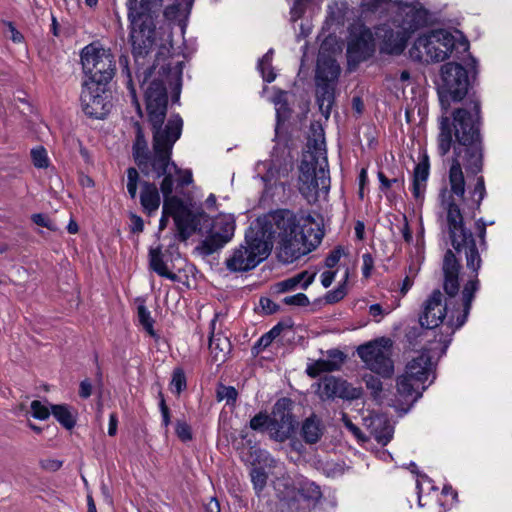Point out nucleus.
<instances>
[{
	"mask_svg": "<svg viewBox=\"0 0 512 512\" xmlns=\"http://www.w3.org/2000/svg\"><path fill=\"white\" fill-rule=\"evenodd\" d=\"M175 433L182 442H189L193 439L191 426L184 420L176 421Z\"/></svg>",
	"mask_w": 512,
	"mask_h": 512,
	"instance_id": "nucleus-46",
	"label": "nucleus"
},
{
	"mask_svg": "<svg viewBox=\"0 0 512 512\" xmlns=\"http://www.w3.org/2000/svg\"><path fill=\"white\" fill-rule=\"evenodd\" d=\"M378 179L380 181V189L382 191H386L388 190L392 185L394 184H397L399 186H402L403 183H404V180L403 179H398V178H394V179H388L383 172H378Z\"/></svg>",
	"mask_w": 512,
	"mask_h": 512,
	"instance_id": "nucleus-57",
	"label": "nucleus"
},
{
	"mask_svg": "<svg viewBox=\"0 0 512 512\" xmlns=\"http://www.w3.org/2000/svg\"><path fill=\"white\" fill-rule=\"evenodd\" d=\"M315 276L316 273L302 271L291 278L276 283L274 289L277 293L293 291L298 286H301L302 289H307L313 283Z\"/></svg>",
	"mask_w": 512,
	"mask_h": 512,
	"instance_id": "nucleus-28",
	"label": "nucleus"
},
{
	"mask_svg": "<svg viewBox=\"0 0 512 512\" xmlns=\"http://www.w3.org/2000/svg\"><path fill=\"white\" fill-rule=\"evenodd\" d=\"M154 45L149 49L144 63L137 64L134 58V73L141 88L148 83L144 90L146 112L149 124L152 128H162L167 114L168 94L166 83L172 89V102H178L182 88L183 61H178L174 66L165 63L164 53L158 52L153 61L151 53ZM132 55L134 53L132 52Z\"/></svg>",
	"mask_w": 512,
	"mask_h": 512,
	"instance_id": "nucleus-4",
	"label": "nucleus"
},
{
	"mask_svg": "<svg viewBox=\"0 0 512 512\" xmlns=\"http://www.w3.org/2000/svg\"><path fill=\"white\" fill-rule=\"evenodd\" d=\"M441 355L440 344L435 342L428 350H423L406 365L405 372L397 379L395 408L407 412L435 379V364L430 352Z\"/></svg>",
	"mask_w": 512,
	"mask_h": 512,
	"instance_id": "nucleus-8",
	"label": "nucleus"
},
{
	"mask_svg": "<svg viewBox=\"0 0 512 512\" xmlns=\"http://www.w3.org/2000/svg\"><path fill=\"white\" fill-rule=\"evenodd\" d=\"M295 429V420L292 414V401L283 397L276 401L270 415V437L278 442L290 438Z\"/></svg>",
	"mask_w": 512,
	"mask_h": 512,
	"instance_id": "nucleus-18",
	"label": "nucleus"
},
{
	"mask_svg": "<svg viewBox=\"0 0 512 512\" xmlns=\"http://www.w3.org/2000/svg\"><path fill=\"white\" fill-rule=\"evenodd\" d=\"M209 348L212 352H215L217 354V350L223 353V356L227 352H229L230 349V342L226 337H216L212 336L209 341Z\"/></svg>",
	"mask_w": 512,
	"mask_h": 512,
	"instance_id": "nucleus-47",
	"label": "nucleus"
},
{
	"mask_svg": "<svg viewBox=\"0 0 512 512\" xmlns=\"http://www.w3.org/2000/svg\"><path fill=\"white\" fill-rule=\"evenodd\" d=\"M389 0H363L361 6L370 12H377L383 4H387Z\"/></svg>",
	"mask_w": 512,
	"mask_h": 512,
	"instance_id": "nucleus-58",
	"label": "nucleus"
},
{
	"mask_svg": "<svg viewBox=\"0 0 512 512\" xmlns=\"http://www.w3.org/2000/svg\"><path fill=\"white\" fill-rule=\"evenodd\" d=\"M273 49L265 53L258 61V69L262 74L263 80L271 83L275 80L276 74L272 67Z\"/></svg>",
	"mask_w": 512,
	"mask_h": 512,
	"instance_id": "nucleus-38",
	"label": "nucleus"
},
{
	"mask_svg": "<svg viewBox=\"0 0 512 512\" xmlns=\"http://www.w3.org/2000/svg\"><path fill=\"white\" fill-rule=\"evenodd\" d=\"M336 271L327 270L321 274V284L323 287L328 288L334 281Z\"/></svg>",
	"mask_w": 512,
	"mask_h": 512,
	"instance_id": "nucleus-64",
	"label": "nucleus"
},
{
	"mask_svg": "<svg viewBox=\"0 0 512 512\" xmlns=\"http://www.w3.org/2000/svg\"><path fill=\"white\" fill-rule=\"evenodd\" d=\"M261 237L277 243L278 258L292 263L310 253L321 243L323 234L310 213L277 209L256 220Z\"/></svg>",
	"mask_w": 512,
	"mask_h": 512,
	"instance_id": "nucleus-3",
	"label": "nucleus"
},
{
	"mask_svg": "<svg viewBox=\"0 0 512 512\" xmlns=\"http://www.w3.org/2000/svg\"><path fill=\"white\" fill-rule=\"evenodd\" d=\"M348 276H349V273H348V271H346L343 281L341 283H339L335 289L330 290L325 294L324 299H325L326 303H328V304L337 303L346 296Z\"/></svg>",
	"mask_w": 512,
	"mask_h": 512,
	"instance_id": "nucleus-39",
	"label": "nucleus"
},
{
	"mask_svg": "<svg viewBox=\"0 0 512 512\" xmlns=\"http://www.w3.org/2000/svg\"><path fill=\"white\" fill-rule=\"evenodd\" d=\"M187 387L186 376L181 368H176L173 371L172 379L170 382L171 391L180 395Z\"/></svg>",
	"mask_w": 512,
	"mask_h": 512,
	"instance_id": "nucleus-41",
	"label": "nucleus"
},
{
	"mask_svg": "<svg viewBox=\"0 0 512 512\" xmlns=\"http://www.w3.org/2000/svg\"><path fill=\"white\" fill-rule=\"evenodd\" d=\"M164 197L162 217L159 221L160 229L167 225L168 217H172L181 240H187L196 230L198 220L192 211V204L184 202L179 197L169 194Z\"/></svg>",
	"mask_w": 512,
	"mask_h": 512,
	"instance_id": "nucleus-14",
	"label": "nucleus"
},
{
	"mask_svg": "<svg viewBox=\"0 0 512 512\" xmlns=\"http://www.w3.org/2000/svg\"><path fill=\"white\" fill-rule=\"evenodd\" d=\"M150 257V267L153 271H155L159 276L165 277L171 281H177L178 276L168 271L167 265L163 260L160 249H152L149 253Z\"/></svg>",
	"mask_w": 512,
	"mask_h": 512,
	"instance_id": "nucleus-34",
	"label": "nucleus"
},
{
	"mask_svg": "<svg viewBox=\"0 0 512 512\" xmlns=\"http://www.w3.org/2000/svg\"><path fill=\"white\" fill-rule=\"evenodd\" d=\"M328 359H319L309 363L306 373L311 378H316L322 373L338 370L344 360V354L338 350H331Z\"/></svg>",
	"mask_w": 512,
	"mask_h": 512,
	"instance_id": "nucleus-22",
	"label": "nucleus"
},
{
	"mask_svg": "<svg viewBox=\"0 0 512 512\" xmlns=\"http://www.w3.org/2000/svg\"><path fill=\"white\" fill-rule=\"evenodd\" d=\"M183 120L179 114H172L163 128H182Z\"/></svg>",
	"mask_w": 512,
	"mask_h": 512,
	"instance_id": "nucleus-63",
	"label": "nucleus"
},
{
	"mask_svg": "<svg viewBox=\"0 0 512 512\" xmlns=\"http://www.w3.org/2000/svg\"><path fill=\"white\" fill-rule=\"evenodd\" d=\"M344 255V249L342 247H336L333 249L325 259V266L327 268H334Z\"/></svg>",
	"mask_w": 512,
	"mask_h": 512,
	"instance_id": "nucleus-52",
	"label": "nucleus"
},
{
	"mask_svg": "<svg viewBox=\"0 0 512 512\" xmlns=\"http://www.w3.org/2000/svg\"><path fill=\"white\" fill-rule=\"evenodd\" d=\"M249 426L254 431L267 430L270 433V416L266 412H259L250 420Z\"/></svg>",
	"mask_w": 512,
	"mask_h": 512,
	"instance_id": "nucleus-43",
	"label": "nucleus"
},
{
	"mask_svg": "<svg viewBox=\"0 0 512 512\" xmlns=\"http://www.w3.org/2000/svg\"><path fill=\"white\" fill-rule=\"evenodd\" d=\"M428 17L429 12L425 8L410 7L404 22L408 25L407 29L415 31L427 24Z\"/></svg>",
	"mask_w": 512,
	"mask_h": 512,
	"instance_id": "nucleus-35",
	"label": "nucleus"
},
{
	"mask_svg": "<svg viewBox=\"0 0 512 512\" xmlns=\"http://www.w3.org/2000/svg\"><path fill=\"white\" fill-rule=\"evenodd\" d=\"M251 481L256 491H261L267 481V474L262 468H254L251 471Z\"/></svg>",
	"mask_w": 512,
	"mask_h": 512,
	"instance_id": "nucleus-48",
	"label": "nucleus"
},
{
	"mask_svg": "<svg viewBox=\"0 0 512 512\" xmlns=\"http://www.w3.org/2000/svg\"><path fill=\"white\" fill-rule=\"evenodd\" d=\"M51 414L66 429H72L76 424L74 414L67 405H52Z\"/></svg>",
	"mask_w": 512,
	"mask_h": 512,
	"instance_id": "nucleus-37",
	"label": "nucleus"
},
{
	"mask_svg": "<svg viewBox=\"0 0 512 512\" xmlns=\"http://www.w3.org/2000/svg\"><path fill=\"white\" fill-rule=\"evenodd\" d=\"M340 75V67L335 59L326 58L317 64L316 83L334 84Z\"/></svg>",
	"mask_w": 512,
	"mask_h": 512,
	"instance_id": "nucleus-26",
	"label": "nucleus"
},
{
	"mask_svg": "<svg viewBox=\"0 0 512 512\" xmlns=\"http://www.w3.org/2000/svg\"><path fill=\"white\" fill-rule=\"evenodd\" d=\"M441 79L443 82L440 92V101L444 105L445 97H450L454 102H459L468 94L471 80L468 71L461 64L447 62L441 67Z\"/></svg>",
	"mask_w": 512,
	"mask_h": 512,
	"instance_id": "nucleus-16",
	"label": "nucleus"
},
{
	"mask_svg": "<svg viewBox=\"0 0 512 512\" xmlns=\"http://www.w3.org/2000/svg\"><path fill=\"white\" fill-rule=\"evenodd\" d=\"M293 168L294 159L290 151L285 147H274L269 159L256 164L257 174L264 182V193L274 197L279 188L284 192Z\"/></svg>",
	"mask_w": 512,
	"mask_h": 512,
	"instance_id": "nucleus-12",
	"label": "nucleus"
},
{
	"mask_svg": "<svg viewBox=\"0 0 512 512\" xmlns=\"http://www.w3.org/2000/svg\"><path fill=\"white\" fill-rule=\"evenodd\" d=\"M449 200L444 201L446 226H441L447 234L452 247L458 253H464L467 273L460 277V263L451 250L443 258V288L445 293L434 290L422 305L419 323L422 327L433 329L446 319L445 331L436 341L444 355L452 341L454 332L462 327L469 315L475 293L479 289L478 271L482 264L475 238L470 229L461 222L458 211Z\"/></svg>",
	"mask_w": 512,
	"mask_h": 512,
	"instance_id": "nucleus-1",
	"label": "nucleus"
},
{
	"mask_svg": "<svg viewBox=\"0 0 512 512\" xmlns=\"http://www.w3.org/2000/svg\"><path fill=\"white\" fill-rule=\"evenodd\" d=\"M164 0H126L129 22V40L137 64H143L145 57L156 42V23Z\"/></svg>",
	"mask_w": 512,
	"mask_h": 512,
	"instance_id": "nucleus-7",
	"label": "nucleus"
},
{
	"mask_svg": "<svg viewBox=\"0 0 512 512\" xmlns=\"http://www.w3.org/2000/svg\"><path fill=\"white\" fill-rule=\"evenodd\" d=\"M80 58L83 72L88 77L83 84L110 86L116 73V61L110 49L92 42L81 50Z\"/></svg>",
	"mask_w": 512,
	"mask_h": 512,
	"instance_id": "nucleus-11",
	"label": "nucleus"
},
{
	"mask_svg": "<svg viewBox=\"0 0 512 512\" xmlns=\"http://www.w3.org/2000/svg\"><path fill=\"white\" fill-rule=\"evenodd\" d=\"M376 51L372 31L364 24L353 25L349 29L347 43V63L350 71L355 70L360 63L369 60Z\"/></svg>",
	"mask_w": 512,
	"mask_h": 512,
	"instance_id": "nucleus-15",
	"label": "nucleus"
},
{
	"mask_svg": "<svg viewBox=\"0 0 512 512\" xmlns=\"http://www.w3.org/2000/svg\"><path fill=\"white\" fill-rule=\"evenodd\" d=\"M429 177V162L428 159H424L419 162L413 173L412 181V194L415 199L422 200L427 187V181Z\"/></svg>",
	"mask_w": 512,
	"mask_h": 512,
	"instance_id": "nucleus-27",
	"label": "nucleus"
},
{
	"mask_svg": "<svg viewBox=\"0 0 512 512\" xmlns=\"http://www.w3.org/2000/svg\"><path fill=\"white\" fill-rule=\"evenodd\" d=\"M481 104L478 99H471L470 102L462 108L453 112V128H479L481 121Z\"/></svg>",
	"mask_w": 512,
	"mask_h": 512,
	"instance_id": "nucleus-20",
	"label": "nucleus"
},
{
	"mask_svg": "<svg viewBox=\"0 0 512 512\" xmlns=\"http://www.w3.org/2000/svg\"><path fill=\"white\" fill-rule=\"evenodd\" d=\"M366 422L371 436L378 444L385 446L391 441L394 429L385 416L374 415L369 419H366Z\"/></svg>",
	"mask_w": 512,
	"mask_h": 512,
	"instance_id": "nucleus-23",
	"label": "nucleus"
},
{
	"mask_svg": "<svg viewBox=\"0 0 512 512\" xmlns=\"http://www.w3.org/2000/svg\"><path fill=\"white\" fill-rule=\"evenodd\" d=\"M318 394L321 399L352 398L349 384L334 376H325L318 384Z\"/></svg>",
	"mask_w": 512,
	"mask_h": 512,
	"instance_id": "nucleus-21",
	"label": "nucleus"
},
{
	"mask_svg": "<svg viewBox=\"0 0 512 512\" xmlns=\"http://www.w3.org/2000/svg\"><path fill=\"white\" fill-rule=\"evenodd\" d=\"M118 62L121 69V76L124 78L131 102L136 106L139 114L142 115L140 104L137 99L136 84L133 79L129 57L123 54L119 57Z\"/></svg>",
	"mask_w": 512,
	"mask_h": 512,
	"instance_id": "nucleus-30",
	"label": "nucleus"
},
{
	"mask_svg": "<svg viewBox=\"0 0 512 512\" xmlns=\"http://www.w3.org/2000/svg\"><path fill=\"white\" fill-rule=\"evenodd\" d=\"M486 226H487V223L482 218L477 220L476 227H477V230H478V234H479V238H480V246L481 247H485V245H486V242H485Z\"/></svg>",
	"mask_w": 512,
	"mask_h": 512,
	"instance_id": "nucleus-62",
	"label": "nucleus"
},
{
	"mask_svg": "<svg viewBox=\"0 0 512 512\" xmlns=\"http://www.w3.org/2000/svg\"><path fill=\"white\" fill-rule=\"evenodd\" d=\"M133 158L144 174H149L148 170V144L143 134V130H137L136 139L133 144Z\"/></svg>",
	"mask_w": 512,
	"mask_h": 512,
	"instance_id": "nucleus-31",
	"label": "nucleus"
},
{
	"mask_svg": "<svg viewBox=\"0 0 512 512\" xmlns=\"http://www.w3.org/2000/svg\"><path fill=\"white\" fill-rule=\"evenodd\" d=\"M407 36L403 31L386 29L383 36L381 51L392 55H400L406 48Z\"/></svg>",
	"mask_w": 512,
	"mask_h": 512,
	"instance_id": "nucleus-24",
	"label": "nucleus"
},
{
	"mask_svg": "<svg viewBox=\"0 0 512 512\" xmlns=\"http://www.w3.org/2000/svg\"><path fill=\"white\" fill-rule=\"evenodd\" d=\"M374 268V259L370 253H365L362 255V275L364 278H369L371 276L372 270Z\"/></svg>",
	"mask_w": 512,
	"mask_h": 512,
	"instance_id": "nucleus-55",
	"label": "nucleus"
},
{
	"mask_svg": "<svg viewBox=\"0 0 512 512\" xmlns=\"http://www.w3.org/2000/svg\"><path fill=\"white\" fill-rule=\"evenodd\" d=\"M139 183V173L138 171L130 167L127 169V191L129 196L132 199H135L137 196V189Z\"/></svg>",
	"mask_w": 512,
	"mask_h": 512,
	"instance_id": "nucleus-44",
	"label": "nucleus"
},
{
	"mask_svg": "<svg viewBox=\"0 0 512 512\" xmlns=\"http://www.w3.org/2000/svg\"><path fill=\"white\" fill-rule=\"evenodd\" d=\"M32 220L38 226L45 227V228H48L50 230H54V226L52 224V221L49 219V217H47L44 214H41V213L34 214L32 216Z\"/></svg>",
	"mask_w": 512,
	"mask_h": 512,
	"instance_id": "nucleus-59",
	"label": "nucleus"
},
{
	"mask_svg": "<svg viewBox=\"0 0 512 512\" xmlns=\"http://www.w3.org/2000/svg\"><path fill=\"white\" fill-rule=\"evenodd\" d=\"M276 107V127L280 128L291 117L292 110L287 101V92L277 90L272 99Z\"/></svg>",
	"mask_w": 512,
	"mask_h": 512,
	"instance_id": "nucleus-33",
	"label": "nucleus"
},
{
	"mask_svg": "<svg viewBox=\"0 0 512 512\" xmlns=\"http://www.w3.org/2000/svg\"><path fill=\"white\" fill-rule=\"evenodd\" d=\"M137 316L140 325L143 327L145 332L153 338L155 341L160 339V335L154 329V319L151 317L150 311L144 304H140L137 307Z\"/></svg>",
	"mask_w": 512,
	"mask_h": 512,
	"instance_id": "nucleus-36",
	"label": "nucleus"
},
{
	"mask_svg": "<svg viewBox=\"0 0 512 512\" xmlns=\"http://www.w3.org/2000/svg\"><path fill=\"white\" fill-rule=\"evenodd\" d=\"M30 154L32 163L37 169H46L49 167L50 159L46 149L43 146H37L31 149Z\"/></svg>",
	"mask_w": 512,
	"mask_h": 512,
	"instance_id": "nucleus-40",
	"label": "nucleus"
},
{
	"mask_svg": "<svg viewBox=\"0 0 512 512\" xmlns=\"http://www.w3.org/2000/svg\"><path fill=\"white\" fill-rule=\"evenodd\" d=\"M300 494L312 501H317L321 498L322 493L320 487L314 482L304 481L300 487Z\"/></svg>",
	"mask_w": 512,
	"mask_h": 512,
	"instance_id": "nucleus-42",
	"label": "nucleus"
},
{
	"mask_svg": "<svg viewBox=\"0 0 512 512\" xmlns=\"http://www.w3.org/2000/svg\"><path fill=\"white\" fill-rule=\"evenodd\" d=\"M272 244L261 237L256 226H252L245 240L234 248L225 259L226 268L232 273H243L256 268L270 254Z\"/></svg>",
	"mask_w": 512,
	"mask_h": 512,
	"instance_id": "nucleus-10",
	"label": "nucleus"
},
{
	"mask_svg": "<svg viewBox=\"0 0 512 512\" xmlns=\"http://www.w3.org/2000/svg\"><path fill=\"white\" fill-rule=\"evenodd\" d=\"M309 0H293L292 6L290 8V16L293 22L302 18L306 12V6Z\"/></svg>",
	"mask_w": 512,
	"mask_h": 512,
	"instance_id": "nucleus-49",
	"label": "nucleus"
},
{
	"mask_svg": "<svg viewBox=\"0 0 512 512\" xmlns=\"http://www.w3.org/2000/svg\"><path fill=\"white\" fill-rule=\"evenodd\" d=\"M369 315L373 317L376 322H379L385 314L388 312L384 311L380 304H372L369 306Z\"/></svg>",
	"mask_w": 512,
	"mask_h": 512,
	"instance_id": "nucleus-60",
	"label": "nucleus"
},
{
	"mask_svg": "<svg viewBox=\"0 0 512 512\" xmlns=\"http://www.w3.org/2000/svg\"><path fill=\"white\" fill-rule=\"evenodd\" d=\"M131 220V231L134 233H140L144 229V222L142 218L136 214L130 215Z\"/></svg>",
	"mask_w": 512,
	"mask_h": 512,
	"instance_id": "nucleus-61",
	"label": "nucleus"
},
{
	"mask_svg": "<svg viewBox=\"0 0 512 512\" xmlns=\"http://www.w3.org/2000/svg\"><path fill=\"white\" fill-rule=\"evenodd\" d=\"M299 167V192L309 202L319 196V190L329 189L330 177L324 130H312Z\"/></svg>",
	"mask_w": 512,
	"mask_h": 512,
	"instance_id": "nucleus-6",
	"label": "nucleus"
},
{
	"mask_svg": "<svg viewBox=\"0 0 512 512\" xmlns=\"http://www.w3.org/2000/svg\"><path fill=\"white\" fill-rule=\"evenodd\" d=\"M392 349L393 341L388 337H380L360 345L357 354L367 369L389 378L394 373Z\"/></svg>",
	"mask_w": 512,
	"mask_h": 512,
	"instance_id": "nucleus-13",
	"label": "nucleus"
},
{
	"mask_svg": "<svg viewBox=\"0 0 512 512\" xmlns=\"http://www.w3.org/2000/svg\"><path fill=\"white\" fill-rule=\"evenodd\" d=\"M469 50V43L463 40L456 44L454 36L445 29L432 30L420 35L409 49V55L419 62H441L446 60L455 48Z\"/></svg>",
	"mask_w": 512,
	"mask_h": 512,
	"instance_id": "nucleus-9",
	"label": "nucleus"
},
{
	"mask_svg": "<svg viewBox=\"0 0 512 512\" xmlns=\"http://www.w3.org/2000/svg\"><path fill=\"white\" fill-rule=\"evenodd\" d=\"M335 99V85L316 83V101L321 114L328 119Z\"/></svg>",
	"mask_w": 512,
	"mask_h": 512,
	"instance_id": "nucleus-29",
	"label": "nucleus"
},
{
	"mask_svg": "<svg viewBox=\"0 0 512 512\" xmlns=\"http://www.w3.org/2000/svg\"><path fill=\"white\" fill-rule=\"evenodd\" d=\"M158 397H159V409H160V412H161L162 425L165 428H168V426L171 423L170 411H169L168 406L166 405V401H165L164 395H163V393L161 391H159Z\"/></svg>",
	"mask_w": 512,
	"mask_h": 512,
	"instance_id": "nucleus-51",
	"label": "nucleus"
},
{
	"mask_svg": "<svg viewBox=\"0 0 512 512\" xmlns=\"http://www.w3.org/2000/svg\"><path fill=\"white\" fill-rule=\"evenodd\" d=\"M141 206L148 215L155 213L161 203L160 193L157 186L151 182H143L140 192Z\"/></svg>",
	"mask_w": 512,
	"mask_h": 512,
	"instance_id": "nucleus-25",
	"label": "nucleus"
},
{
	"mask_svg": "<svg viewBox=\"0 0 512 512\" xmlns=\"http://www.w3.org/2000/svg\"><path fill=\"white\" fill-rule=\"evenodd\" d=\"M284 303L287 305L306 306L309 304V299L304 293H298L285 297Z\"/></svg>",
	"mask_w": 512,
	"mask_h": 512,
	"instance_id": "nucleus-56",
	"label": "nucleus"
},
{
	"mask_svg": "<svg viewBox=\"0 0 512 512\" xmlns=\"http://www.w3.org/2000/svg\"><path fill=\"white\" fill-rule=\"evenodd\" d=\"M367 388L371 391L374 398H378L382 392V382L379 378L373 375H366L364 377Z\"/></svg>",
	"mask_w": 512,
	"mask_h": 512,
	"instance_id": "nucleus-50",
	"label": "nucleus"
},
{
	"mask_svg": "<svg viewBox=\"0 0 512 512\" xmlns=\"http://www.w3.org/2000/svg\"><path fill=\"white\" fill-rule=\"evenodd\" d=\"M81 103L84 113L90 118L104 119L113 107L110 86L82 85Z\"/></svg>",
	"mask_w": 512,
	"mask_h": 512,
	"instance_id": "nucleus-17",
	"label": "nucleus"
},
{
	"mask_svg": "<svg viewBox=\"0 0 512 512\" xmlns=\"http://www.w3.org/2000/svg\"><path fill=\"white\" fill-rule=\"evenodd\" d=\"M32 416L38 420H46L49 418L51 409L39 400H33L30 405Z\"/></svg>",
	"mask_w": 512,
	"mask_h": 512,
	"instance_id": "nucleus-45",
	"label": "nucleus"
},
{
	"mask_svg": "<svg viewBox=\"0 0 512 512\" xmlns=\"http://www.w3.org/2000/svg\"><path fill=\"white\" fill-rule=\"evenodd\" d=\"M301 434L306 443H317L323 434V427L320 419L315 415L305 419L302 424Z\"/></svg>",
	"mask_w": 512,
	"mask_h": 512,
	"instance_id": "nucleus-32",
	"label": "nucleus"
},
{
	"mask_svg": "<svg viewBox=\"0 0 512 512\" xmlns=\"http://www.w3.org/2000/svg\"><path fill=\"white\" fill-rule=\"evenodd\" d=\"M235 217L233 214L220 213L212 223L210 234L203 241V248L211 254L227 244L234 236Z\"/></svg>",
	"mask_w": 512,
	"mask_h": 512,
	"instance_id": "nucleus-19",
	"label": "nucleus"
},
{
	"mask_svg": "<svg viewBox=\"0 0 512 512\" xmlns=\"http://www.w3.org/2000/svg\"><path fill=\"white\" fill-rule=\"evenodd\" d=\"M163 14L164 17L169 21L178 19L181 14V3L175 2L171 5H168L165 7Z\"/></svg>",
	"mask_w": 512,
	"mask_h": 512,
	"instance_id": "nucleus-54",
	"label": "nucleus"
},
{
	"mask_svg": "<svg viewBox=\"0 0 512 512\" xmlns=\"http://www.w3.org/2000/svg\"><path fill=\"white\" fill-rule=\"evenodd\" d=\"M480 130H441L438 135L439 154L446 155L451 147L454 150V158L448 172V185L439 192L438 221L440 226H446L444 201L449 200L458 211L461 222L464 224L463 209L472 214L480 209L486 196L485 180L482 175L475 179L473 185H469L466 191V181L462 166L468 173L477 175L482 171V148Z\"/></svg>",
	"mask_w": 512,
	"mask_h": 512,
	"instance_id": "nucleus-2",
	"label": "nucleus"
},
{
	"mask_svg": "<svg viewBox=\"0 0 512 512\" xmlns=\"http://www.w3.org/2000/svg\"><path fill=\"white\" fill-rule=\"evenodd\" d=\"M238 396L237 390L233 386H221L218 390V399H226L227 402H235Z\"/></svg>",
	"mask_w": 512,
	"mask_h": 512,
	"instance_id": "nucleus-53",
	"label": "nucleus"
},
{
	"mask_svg": "<svg viewBox=\"0 0 512 512\" xmlns=\"http://www.w3.org/2000/svg\"><path fill=\"white\" fill-rule=\"evenodd\" d=\"M181 130H155L153 154L148 158V166L157 177L163 176L160 189L163 196L193 183L190 169H181L171 160L174 143L180 138Z\"/></svg>",
	"mask_w": 512,
	"mask_h": 512,
	"instance_id": "nucleus-5",
	"label": "nucleus"
}]
</instances>
